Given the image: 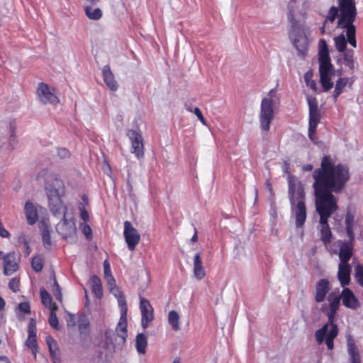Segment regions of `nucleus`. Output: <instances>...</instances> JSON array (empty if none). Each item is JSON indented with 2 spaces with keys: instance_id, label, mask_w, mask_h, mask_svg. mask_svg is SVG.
<instances>
[{
  "instance_id": "2",
  "label": "nucleus",
  "mask_w": 363,
  "mask_h": 363,
  "mask_svg": "<svg viewBox=\"0 0 363 363\" xmlns=\"http://www.w3.org/2000/svg\"><path fill=\"white\" fill-rule=\"evenodd\" d=\"M342 299L341 294L336 292L329 294L327 300L329 303L328 311L327 313L328 323L324 324L321 328L317 330L315 333V340L318 344H322L325 340V344L328 350H333L334 347V339L338 335V328L334 323L335 317L340 304Z\"/></svg>"
},
{
  "instance_id": "16",
  "label": "nucleus",
  "mask_w": 363,
  "mask_h": 363,
  "mask_svg": "<svg viewBox=\"0 0 363 363\" xmlns=\"http://www.w3.org/2000/svg\"><path fill=\"white\" fill-rule=\"evenodd\" d=\"M45 191L48 197H62L65 195V186L61 179H53L51 183H47Z\"/></svg>"
},
{
  "instance_id": "3",
  "label": "nucleus",
  "mask_w": 363,
  "mask_h": 363,
  "mask_svg": "<svg viewBox=\"0 0 363 363\" xmlns=\"http://www.w3.org/2000/svg\"><path fill=\"white\" fill-rule=\"evenodd\" d=\"M289 197L292 212L295 215L296 226L301 228L306 219L305 192L302 184L295 177H288Z\"/></svg>"
},
{
  "instance_id": "14",
  "label": "nucleus",
  "mask_w": 363,
  "mask_h": 363,
  "mask_svg": "<svg viewBox=\"0 0 363 363\" xmlns=\"http://www.w3.org/2000/svg\"><path fill=\"white\" fill-rule=\"evenodd\" d=\"M127 135L131 141V152L140 159L144 155V145L142 135L134 130H128Z\"/></svg>"
},
{
  "instance_id": "59",
  "label": "nucleus",
  "mask_w": 363,
  "mask_h": 363,
  "mask_svg": "<svg viewBox=\"0 0 363 363\" xmlns=\"http://www.w3.org/2000/svg\"><path fill=\"white\" fill-rule=\"evenodd\" d=\"M114 335L113 331L112 330H107L105 332V337L107 341L112 342V336Z\"/></svg>"
},
{
  "instance_id": "61",
  "label": "nucleus",
  "mask_w": 363,
  "mask_h": 363,
  "mask_svg": "<svg viewBox=\"0 0 363 363\" xmlns=\"http://www.w3.org/2000/svg\"><path fill=\"white\" fill-rule=\"evenodd\" d=\"M46 343L48 347L53 345V344L57 343V342L51 337H46Z\"/></svg>"
},
{
  "instance_id": "27",
  "label": "nucleus",
  "mask_w": 363,
  "mask_h": 363,
  "mask_svg": "<svg viewBox=\"0 0 363 363\" xmlns=\"http://www.w3.org/2000/svg\"><path fill=\"white\" fill-rule=\"evenodd\" d=\"M194 274L198 279H201L205 276L201 258L199 253L196 254L194 257Z\"/></svg>"
},
{
  "instance_id": "56",
  "label": "nucleus",
  "mask_w": 363,
  "mask_h": 363,
  "mask_svg": "<svg viewBox=\"0 0 363 363\" xmlns=\"http://www.w3.org/2000/svg\"><path fill=\"white\" fill-rule=\"evenodd\" d=\"M28 333L30 334H36L35 320L33 318H31L29 322Z\"/></svg>"
},
{
  "instance_id": "40",
  "label": "nucleus",
  "mask_w": 363,
  "mask_h": 363,
  "mask_svg": "<svg viewBox=\"0 0 363 363\" xmlns=\"http://www.w3.org/2000/svg\"><path fill=\"white\" fill-rule=\"evenodd\" d=\"M57 310V308H52V310H50V314L49 316V323L51 327H52L55 330H58L60 329V327L59 326L58 318L55 313V311Z\"/></svg>"
},
{
  "instance_id": "55",
  "label": "nucleus",
  "mask_w": 363,
  "mask_h": 363,
  "mask_svg": "<svg viewBox=\"0 0 363 363\" xmlns=\"http://www.w3.org/2000/svg\"><path fill=\"white\" fill-rule=\"evenodd\" d=\"M66 321H67V326H69V327L74 326L76 324L74 315H73L70 313H68L67 316L66 318Z\"/></svg>"
},
{
  "instance_id": "63",
  "label": "nucleus",
  "mask_w": 363,
  "mask_h": 363,
  "mask_svg": "<svg viewBox=\"0 0 363 363\" xmlns=\"http://www.w3.org/2000/svg\"><path fill=\"white\" fill-rule=\"evenodd\" d=\"M50 353L52 359L60 358L59 350H54V352L52 351V352H50Z\"/></svg>"
},
{
  "instance_id": "37",
  "label": "nucleus",
  "mask_w": 363,
  "mask_h": 363,
  "mask_svg": "<svg viewBox=\"0 0 363 363\" xmlns=\"http://www.w3.org/2000/svg\"><path fill=\"white\" fill-rule=\"evenodd\" d=\"M36 334H30L28 333V339L26 341V345L28 347L31 349L32 353L34 357H36V353L38 352V345L36 342Z\"/></svg>"
},
{
  "instance_id": "18",
  "label": "nucleus",
  "mask_w": 363,
  "mask_h": 363,
  "mask_svg": "<svg viewBox=\"0 0 363 363\" xmlns=\"http://www.w3.org/2000/svg\"><path fill=\"white\" fill-rule=\"evenodd\" d=\"M330 290V281L326 279H320L315 284V301L317 303L323 302L327 294Z\"/></svg>"
},
{
  "instance_id": "47",
  "label": "nucleus",
  "mask_w": 363,
  "mask_h": 363,
  "mask_svg": "<svg viewBox=\"0 0 363 363\" xmlns=\"http://www.w3.org/2000/svg\"><path fill=\"white\" fill-rule=\"evenodd\" d=\"M21 312L25 314L30 313V306L28 302H21L18 303L16 308V313L18 315L19 313Z\"/></svg>"
},
{
  "instance_id": "8",
  "label": "nucleus",
  "mask_w": 363,
  "mask_h": 363,
  "mask_svg": "<svg viewBox=\"0 0 363 363\" xmlns=\"http://www.w3.org/2000/svg\"><path fill=\"white\" fill-rule=\"evenodd\" d=\"M320 82L323 87V91L327 92L333 87L332 77L335 75V69L331 64L330 58L318 59Z\"/></svg>"
},
{
  "instance_id": "6",
  "label": "nucleus",
  "mask_w": 363,
  "mask_h": 363,
  "mask_svg": "<svg viewBox=\"0 0 363 363\" xmlns=\"http://www.w3.org/2000/svg\"><path fill=\"white\" fill-rule=\"evenodd\" d=\"M362 222V217L357 208L353 205H348L345 216L344 224L348 238H350V242L354 241L355 234L354 230L360 226Z\"/></svg>"
},
{
  "instance_id": "42",
  "label": "nucleus",
  "mask_w": 363,
  "mask_h": 363,
  "mask_svg": "<svg viewBox=\"0 0 363 363\" xmlns=\"http://www.w3.org/2000/svg\"><path fill=\"white\" fill-rule=\"evenodd\" d=\"M354 277L357 282L363 287V266L360 264L354 267Z\"/></svg>"
},
{
  "instance_id": "11",
  "label": "nucleus",
  "mask_w": 363,
  "mask_h": 363,
  "mask_svg": "<svg viewBox=\"0 0 363 363\" xmlns=\"http://www.w3.org/2000/svg\"><path fill=\"white\" fill-rule=\"evenodd\" d=\"M56 230L62 238H67L74 236L77 228L73 216L69 217L67 214H65L62 220L57 224Z\"/></svg>"
},
{
  "instance_id": "35",
  "label": "nucleus",
  "mask_w": 363,
  "mask_h": 363,
  "mask_svg": "<svg viewBox=\"0 0 363 363\" xmlns=\"http://www.w3.org/2000/svg\"><path fill=\"white\" fill-rule=\"evenodd\" d=\"M336 49L340 52H346L347 39L344 34H340L334 38Z\"/></svg>"
},
{
  "instance_id": "44",
  "label": "nucleus",
  "mask_w": 363,
  "mask_h": 363,
  "mask_svg": "<svg viewBox=\"0 0 363 363\" xmlns=\"http://www.w3.org/2000/svg\"><path fill=\"white\" fill-rule=\"evenodd\" d=\"M313 72L311 71H308L304 75V79L306 84L308 86H309L313 91H315L317 89L316 82L313 80Z\"/></svg>"
},
{
  "instance_id": "34",
  "label": "nucleus",
  "mask_w": 363,
  "mask_h": 363,
  "mask_svg": "<svg viewBox=\"0 0 363 363\" xmlns=\"http://www.w3.org/2000/svg\"><path fill=\"white\" fill-rule=\"evenodd\" d=\"M354 53L353 50H347L343 53L344 64L351 70L354 69Z\"/></svg>"
},
{
  "instance_id": "24",
  "label": "nucleus",
  "mask_w": 363,
  "mask_h": 363,
  "mask_svg": "<svg viewBox=\"0 0 363 363\" xmlns=\"http://www.w3.org/2000/svg\"><path fill=\"white\" fill-rule=\"evenodd\" d=\"M25 213L28 224L33 225L38 219V213L35 206L30 201L25 204Z\"/></svg>"
},
{
  "instance_id": "26",
  "label": "nucleus",
  "mask_w": 363,
  "mask_h": 363,
  "mask_svg": "<svg viewBox=\"0 0 363 363\" xmlns=\"http://www.w3.org/2000/svg\"><path fill=\"white\" fill-rule=\"evenodd\" d=\"M347 350L351 363H360V357L354 340L351 337L347 339Z\"/></svg>"
},
{
  "instance_id": "31",
  "label": "nucleus",
  "mask_w": 363,
  "mask_h": 363,
  "mask_svg": "<svg viewBox=\"0 0 363 363\" xmlns=\"http://www.w3.org/2000/svg\"><path fill=\"white\" fill-rule=\"evenodd\" d=\"M91 291L97 298H101L103 295V289L101 279L99 277L93 275L90 279Z\"/></svg>"
},
{
  "instance_id": "9",
  "label": "nucleus",
  "mask_w": 363,
  "mask_h": 363,
  "mask_svg": "<svg viewBox=\"0 0 363 363\" xmlns=\"http://www.w3.org/2000/svg\"><path fill=\"white\" fill-rule=\"evenodd\" d=\"M307 101L309 108L308 137L313 141V135L320 121V113L318 109L317 99L315 97L308 96Z\"/></svg>"
},
{
  "instance_id": "29",
  "label": "nucleus",
  "mask_w": 363,
  "mask_h": 363,
  "mask_svg": "<svg viewBox=\"0 0 363 363\" xmlns=\"http://www.w3.org/2000/svg\"><path fill=\"white\" fill-rule=\"evenodd\" d=\"M349 82L350 79L347 77H340L336 81L335 90L333 94L334 101L337 100L338 96L342 93L344 88L347 86Z\"/></svg>"
},
{
  "instance_id": "54",
  "label": "nucleus",
  "mask_w": 363,
  "mask_h": 363,
  "mask_svg": "<svg viewBox=\"0 0 363 363\" xmlns=\"http://www.w3.org/2000/svg\"><path fill=\"white\" fill-rule=\"evenodd\" d=\"M83 233L87 239H91L92 237V230L90 226L87 224L83 225Z\"/></svg>"
},
{
  "instance_id": "4",
  "label": "nucleus",
  "mask_w": 363,
  "mask_h": 363,
  "mask_svg": "<svg viewBox=\"0 0 363 363\" xmlns=\"http://www.w3.org/2000/svg\"><path fill=\"white\" fill-rule=\"evenodd\" d=\"M294 7L295 2L291 1L288 6V21L290 23L289 35L298 55L303 58L308 50V38L304 25L299 23L295 18Z\"/></svg>"
},
{
  "instance_id": "57",
  "label": "nucleus",
  "mask_w": 363,
  "mask_h": 363,
  "mask_svg": "<svg viewBox=\"0 0 363 363\" xmlns=\"http://www.w3.org/2000/svg\"><path fill=\"white\" fill-rule=\"evenodd\" d=\"M17 139L14 133V130H11L10 139H9V144L11 147V150H13L15 148L16 145L17 144Z\"/></svg>"
},
{
  "instance_id": "23",
  "label": "nucleus",
  "mask_w": 363,
  "mask_h": 363,
  "mask_svg": "<svg viewBox=\"0 0 363 363\" xmlns=\"http://www.w3.org/2000/svg\"><path fill=\"white\" fill-rule=\"evenodd\" d=\"M102 75L104 82L108 86V88L110 89L111 91H116L118 88V85L115 79L114 75L111 72L109 65L104 66L102 69Z\"/></svg>"
},
{
  "instance_id": "38",
  "label": "nucleus",
  "mask_w": 363,
  "mask_h": 363,
  "mask_svg": "<svg viewBox=\"0 0 363 363\" xmlns=\"http://www.w3.org/2000/svg\"><path fill=\"white\" fill-rule=\"evenodd\" d=\"M330 58L328 45L325 40L320 39L319 40V52L318 59H328Z\"/></svg>"
},
{
  "instance_id": "21",
  "label": "nucleus",
  "mask_w": 363,
  "mask_h": 363,
  "mask_svg": "<svg viewBox=\"0 0 363 363\" xmlns=\"http://www.w3.org/2000/svg\"><path fill=\"white\" fill-rule=\"evenodd\" d=\"M127 328V315H125L124 312L123 314H121L119 321L116 328V333H117V336L121 339L118 342V344L120 345H124L128 337Z\"/></svg>"
},
{
  "instance_id": "64",
  "label": "nucleus",
  "mask_w": 363,
  "mask_h": 363,
  "mask_svg": "<svg viewBox=\"0 0 363 363\" xmlns=\"http://www.w3.org/2000/svg\"><path fill=\"white\" fill-rule=\"evenodd\" d=\"M0 363H11L9 359L4 355L0 356Z\"/></svg>"
},
{
  "instance_id": "43",
  "label": "nucleus",
  "mask_w": 363,
  "mask_h": 363,
  "mask_svg": "<svg viewBox=\"0 0 363 363\" xmlns=\"http://www.w3.org/2000/svg\"><path fill=\"white\" fill-rule=\"evenodd\" d=\"M32 267L36 272L42 271L43 267V259L40 256L38 255L34 257L31 261Z\"/></svg>"
},
{
  "instance_id": "19",
  "label": "nucleus",
  "mask_w": 363,
  "mask_h": 363,
  "mask_svg": "<svg viewBox=\"0 0 363 363\" xmlns=\"http://www.w3.org/2000/svg\"><path fill=\"white\" fill-rule=\"evenodd\" d=\"M48 204L50 210L55 217L60 218L67 214V208L62 202V197H48Z\"/></svg>"
},
{
  "instance_id": "62",
  "label": "nucleus",
  "mask_w": 363,
  "mask_h": 363,
  "mask_svg": "<svg viewBox=\"0 0 363 363\" xmlns=\"http://www.w3.org/2000/svg\"><path fill=\"white\" fill-rule=\"evenodd\" d=\"M50 353L52 359L60 358L59 350H54V352L52 351V352H50Z\"/></svg>"
},
{
  "instance_id": "13",
  "label": "nucleus",
  "mask_w": 363,
  "mask_h": 363,
  "mask_svg": "<svg viewBox=\"0 0 363 363\" xmlns=\"http://www.w3.org/2000/svg\"><path fill=\"white\" fill-rule=\"evenodd\" d=\"M0 259L4 261V275L11 276L18 269V259L14 252L4 254L0 251Z\"/></svg>"
},
{
  "instance_id": "20",
  "label": "nucleus",
  "mask_w": 363,
  "mask_h": 363,
  "mask_svg": "<svg viewBox=\"0 0 363 363\" xmlns=\"http://www.w3.org/2000/svg\"><path fill=\"white\" fill-rule=\"evenodd\" d=\"M342 304L348 308L355 310L359 307V302L349 288H344L342 293Z\"/></svg>"
},
{
  "instance_id": "12",
  "label": "nucleus",
  "mask_w": 363,
  "mask_h": 363,
  "mask_svg": "<svg viewBox=\"0 0 363 363\" xmlns=\"http://www.w3.org/2000/svg\"><path fill=\"white\" fill-rule=\"evenodd\" d=\"M123 235L128 248L130 251H133L140 242V235L130 221L124 222Z\"/></svg>"
},
{
  "instance_id": "7",
  "label": "nucleus",
  "mask_w": 363,
  "mask_h": 363,
  "mask_svg": "<svg viewBox=\"0 0 363 363\" xmlns=\"http://www.w3.org/2000/svg\"><path fill=\"white\" fill-rule=\"evenodd\" d=\"M274 117V101L270 98H264L261 101L259 121L260 129L268 132Z\"/></svg>"
},
{
  "instance_id": "36",
  "label": "nucleus",
  "mask_w": 363,
  "mask_h": 363,
  "mask_svg": "<svg viewBox=\"0 0 363 363\" xmlns=\"http://www.w3.org/2000/svg\"><path fill=\"white\" fill-rule=\"evenodd\" d=\"M346 31L347 43L351 45L353 48H357L356 40V28L351 27L345 28Z\"/></svg>"
},
{
  "instance_id": "5",
  "label": "nucleus",
  "mask_w": 363,
  "mask_h": 363,
  "mask_svg": "<svg viewBox=\"0 0 363 363\" xmlns=\"http://www.w3.org/2000/svg\"><path fill=\"white\" fill-rule=\"evenodd\" d=\"M340 18L337 27L347 28L354 27V22L357 16V9L354 0H340Z\"/></svg>"
},
{
  "instance_id": "52",
  "label": "nucleus",
  "mask_w": 363,
  "mask_h": 363,
  "mask_svg": "<svg viewBox=\"0 0 363 363\" xmlns=\"http://www.w3.org/2000/svg\"><path fill=\"white\" fill-rule=\"evenodd\" d=\"M57 155L60 158L65 159L69 157L70 153L67 149L65 147H60L57 149Z\"/></svg>"
},
{
  "instance_id": "17",
  "label": "nucleus",
  "mask_w": 363,
  "mask_h": 363,
  "mask_svg": "<svg viewBox=\"0 0 363 363\" xmlns=\"http://www.w3.org/2000/svg\"><path fill=\"white\" fill-rule=\"evenodd\" d=\"M353 247L354 242H350V238H349L348 242L340 241L339 264H350L349 261L352 256Z\"/></svg>"
},
{
  "instance_id": "32",
  "label": "nucleus",
  "mask_w": 363,
  "mask_h": 363,
  "mask_svg": "<svg viewBox=\"0 0 363 363\" xmlns=\"http://www.w3.org/2000/svg\"><path fill=\"white\" fill-rule=\"evenodd\" d=\"M40 292L42 303L45 307L50 308V310H52L54 308H57V306L55 303H52V298L51 296L45 289H40Z\"/></svg>"
},
{
  "instance_id": "60",
  "label": "nucleus",
  "mask_w": 363,
  "mask_h": 363,
  "mask_svg": "<svg viewBox=\"0 0 363 363\" xmlns=\"http://www.w3.org/2000/svg\"><path fill=\"white\" fill-rule=\"evenodd\" d=\"M127 188H128V191L129 192L130 196L133 197L134 196L133 188V186H132V184H131V182H130L129 177H128V182H127Z\"/></svg>"
},
{
  "instance_id": "28",
  "label": "nucleus",
  "mask_w": 363,
  "mask_h": 363,
  "mask_svg": "<svg viewBox=\"0 0 363 363\" xmlns=\"http://www.w3.org/2000/svg\"><path fill=\"white\" fill-rule=\"evenodd\" d=\"M147 346V337L144 333H138L135 337V348L139 354H144Z\"/></svg>"
},
{
  "instance_id": "53",
  "label": "nucleus",
  "mask_w": 363,
  "mask_h": 363,
  "mask_svg": "<svg viewBox=\"0 0 363 363\" xmlns=\"http://www.w3.org/2000/svg\"><path fill=\"white\" fill-rule=\"evenodd\" d=\"M192 112L197 116L198 119L203 125H206V120H205L201 110L198 107L194 108V109L192 111Z\"/></svg>"
},
{
  "instance_id": "25",
  "label": "nucleus",
  "mask_w": 363,
  "mask_h": 363,
  "mask_svg": "<svg viewBox=\"0 0 363 363\" xmlns=\"http://www.w3.org/2000/svg\"><path fill=\"white\" fill-rule=\"evenodd\" d=\"M40 230L43 245L45 248L48 249L51 245L50 227L47 224L45 221H42L40 223Z\"/></svg>"
},
{
  "instance_id": "22",
  "label": "nucleus",
  "mask_w": 363,
  "mask_h": 363,
  "mask_svg": "<svg viewBox=\"0 0 363 363\" xmlns=\"http://www.w3.org/2000/svg\"><path fill=\"white\" fill-rule=\"evenodd\" d=\"M351 270L350 264H338L337 279L341 286L345 287L350 284Z\"/></svg>"
},
{
  "instance_id": "15",
  "label": "nucleus",
  "mask_w": 363,
  "mask_h": 363,
  "mask_svg": "<svg viewBox=\"0 0 363 363\" xmlns=\"http://www.w3.org/2000/svg\"><path fill=\"white\" fill-rule=\"evenodd\" d=\"M140 309L141 311V325L143 329H146L149 323L154 319L153 308L150 301L140 297Z\"/></svg>"
},
{
  "instance_id": "46",
  "label": "nucleus",
  "mask_w": 363,
  "mask_h": 363,
  "mask_svg": "<svg viewBox=\"0 0 363 363\" xmlns=\"http://www.w3.org/2000/svg\"><path fill=\"white\" fill-rule=\"evenodd\" d=\"M115 296L117 298L118 305L121 308V314H123L125 312V315H127L128 308L124 296L123 294H120L119 295L115 294Z\"/></svg>"
},
{
  "instance_id": "51",
  "label": "nucleus",
  "mask_w": 363,
  "mask_h": 363,
  "mask_svg": "<svg viewBox=\"0 0 363 363\" xmlns=\"http://www.w3.org/2000/svg\"><path fill=\"white\" fill-rule=\"evenodd\" d=\"M79 209L80 211V217L84 221H88L89 218V213L85 209L84 206L82 203H80L79 206Z\"/></svg>"
},
{
  "instance_id": "41",
  "label": "nucleus",
  "mask_w": 363,
  "mask_h": 363,
  "mask_svg": "<svg viewBox=\"0 0 363 363\" xmlns=\"http://www.w3.org/2000/svg\"><path fill=\"white\" fill-rule=\"evenodd\" d=\"M354 277L357 282L363 287V266L360 264L354 267Z\"/></svg>"
},
{
  "instance_id": "10",
  "label": "nucleus",
  "mask_w": 363,
  "mask_h": 363,
  "mask_svg": "<svg viewBox=\"0 0 363 363\" xmlns=\"http://www.w3.org/2000/svg\"><path fill=\"white\" fill-rule=\"evenodd\" d=\"M36 94L39 101L43 104H57L60 102L55 89H50L49 86L43 82L38 84Z\"/></svg>"
},
{
  "instance_id": "1",
  "label": "nucleus",
  "mask_w": 363,
  "mask_h": 363,
  "mask_svg": "<svg viewBox=\"0 0 363 363\" xmlns=\"http://www.w3.org/2000/svg\"><path fill=\"white\" fill-rule=\"evenodd\" d=\"M312 176L315 181V210L320 216L317 228L320 240L327 247L332 238L328 218L338 208L337 200L332 192L339 193L343 189L350 179L349 169L345 164H335L331 156L325 155L320 167L313 171Z\"/></svg>"
},
{
  "instance_id": "49",
  "label": "nucleus",
  "mask_w": 363,
  "mask_h": 363,
  "mask_svg": "<svg viewBox=\"0 0 363 363\" xmlns=\"http://www.w3.org/2000/svg\"><path fill=\"white\" fill-rule=\"evenodd\" d=\"M19 279L13 278L9 281V287L13 292H17L19 290Z\"/></svg>"
},
{
  "instance_id": "58",
  "label": "nucleus",
  "mask_w": 363,
  "mask_h": 363,
  "mask_svg": "<svg viewBox=\"0 0 363 363\" xmlns=\"http://www.w3.org/2000/svg\"><path fill=\"white\" fill-rule=\"evenodd\" d=\"M10 235V233L3 226L0 221V236L4 238H9Z\"/></svg>"
},
{
  "instance_id": "33",
  "label": "nucleus",
  "mask_w": 363,
  "mask_h": 363,
  "mask_svg": "<svg viewBox=\"0 0 363 363\" xmlns=\"http://www.w3.org/2000/svg\"><path fill=\"white\" fill-rule=\"evenodd\" d=\"M168 322L174 331L179 330V315L175 311H171L168 315Z\"/></svg>"
},
{
  "instance_id": "39",
  "label": "nucleus",
  "mask_w": 363,
  "mask_h": 363,
  "mask_svg": "<svg viewBox=\"0 0 363 363\" xmlns=\"http://www.w3.org/2000/svg\"><path fill=\"white\" fill-rule=\"evenodd\" d=\"M339 9L336 6H331L328 11V15L325 19V24L328 22L333 23L336 18L338 16Z\"/></svg>"
},
{
  "instance_id": "48",
  "label": "nucleus",
  "mask_w": 363,
  "mask_h": 363,
  "mask_svg": "<svg viewBox=\"0 0 363 363\" xmlns=\"http://www.w3.org/2000/svg\"><path fill=\"white\" fill-rule=\"evenodd\" d=\"M79 330L81 333H86L89 327V322L86 318H80L79 320Z\"/></svg>"
},
{
  "instance_id": "30",
  "label": "nucleus",
  "mask_w": 363,
  "mask_h": 363,
  "mask_svg": "<svg viewBox=\"0 0 363 363\" xmlns=\"http://www.w3.org/2000/svg\"><path fill=\"white\" fill-rule=\"evenodd\" d=\"M86 16L91 20H99L102 17V11L99 8H94L91 5H84Z\"/></svg>"
},
{
  "instance_id": "45",
  "label": "nucleus",
  "mask_w": 363,
  "mask_h": 363,
  "mask_svg": "<svg viewBox=\"0 0 363 363\" xmlns=\"http://www.w3.org/2000/svg\"><path fill=\"white\" fill-rule=\"evenodd\" d=\"M52 293H53L54 296H55L56 299L58 300L60 302H62V294L61 292V289H60L55 277L53 279V284L52 286Z\"/></svg>"
},
{
  "instance_id": "50",
  "label": "nucleus",
  "mask_w": 363,
  "mask_h": 363,
  "mask_svg": "<svg viewBox=\"0 0 363 363\" xmlns=\"http://www.w3.org/2000/svg\"><path fill=\"white\" fill-rule=\"evenodd\" d=\"M104 272L105 277H110L111 281L114 282V279L111 275L110 264L106 260L104 263Z\"/></svg>"
}]
</instances>
